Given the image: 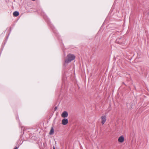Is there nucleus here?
<instances>
[{"instance_id": "nucleus-1", "label": "nucleus", "mask_w": 149, "mask_h": 149, "mask_svg": "<svg viewBox=\"0 0 149 149\" xmlns=\"http://www.w3.org/2000/svg\"><path fill=\"white\" fill-rule=\"evenodd\" d=\"M75 58V56L73 54H68L66 57V59L65 60V62L63 65L65 66L66 64H68L70 63L72 61L74 60Z\"/></svg>"}, {"instance_id": "nucleus-2", "label": "nucleus", "mask_w": 149, "mask_h": 149, "mask_svg": "<svg viewBox=\"0 0 149 149\" xmlns=\"http://www.w3.org/2000/svg\"><path fill=\"white\" fill-rule=\"evenodd\" d=\"M102 119V123L104 125L106 120V116H102L101 117Z\"/></svg>"}, {"instance_id": "nucleus-3", "label": "nucleus", "mask_w": 149, "mask_h": 149, "mask_svg": "<svg viewBox=\"0 0 149 149\" xmlns=\"http://www.w3.org/2000/svg\"><path fill=\"white\" fill-rule=\"evenodd\" d=\"M122 39L121 38H118L116 40V43L120 44H124L123 42L121 40Z\"/></svg>"}, {"instance_id": "nucleus-4", "label": "nucleus", "mask_w": 149, "mask_h": 149, "mask_svg": "<svg viewBox=\"0 0 149 149\" xmlns=\"http://www.w3.org/2000/svg\"><path fill=\"white\" fill-rule=\"evenodd\" d=\"M68 120L67 118H64L62 120V123L64 125H66L68 123Z\"/></svg>"}, {"instance_id": "nucleus-5", "label": "nucleus", "mask_w": 149, "mask_h": 149, "mask_svg": "<svg viewBox=\"0 0 149 149\" xmlns=\"http://www.w3.org/2000/svg\"><path fill=\"white\" fill-rule=\"evenodd\" d=\"M124 137L123 136H120L118 139V141L121 143H122L124 142Z\"/></svg>"}, {"instance_id": "nucleus-6", "label": "nucleus", "mask_w": 149, "mask_h": 149, "mask_svg": "<svg viewBox=\"0 0 149 149\" xmlns=\"http://www.w3.org/2000/svg\"><path fill=\"white\" fill-rule=\"evenodd\" d=\"M68 113L66 111H63L61 114V116L64 118H66L68 117Z\"/></svg>"}, {"instance_id": "nucleus-7", "label": "nucleus", "mask_w": 149, "mask_h": 149, "mask_svg": "<svg viewBox=\"0 0 149 149\" xmlns=\"http://www.w3.org/2000/svg\"><path fill=\"white\" fill-rule=\"evenodd\" d=\"M127 107L129 109H132V105L131 103H127L126 104Z\"/></svg>"}, {"instance_id": "nucleus-8", "label": "nucleus", "mask_w": 149, "mask_h": 149, "mask_svg": "<svg viewBox=\"0 0 149 149\" xmlns=\"http://www.w3.org/2000/svg\"><path fill=\"white\" fill-rule=\"evenodd\" d=\"M19 13L18 11H15L13 13V15L15 17H17L19 15Z\"/></svg>"}, {"instance_id": "nucleus-9", "label": "nucleus", "mask_w": 149, "mask_h": 149, "mask_svg": "<svg viewBox=\"0 0 149 149\" xmlns=\"http://www.w3.org/2000/svg\"><path fill=\"white\" fill-rule=\"evenodd\" d=\"M54 130L53 127H52L50 130V131L49 133V134L50 135H52L54 134Z\"/></svg>"}, {"instance_id": "nucleus-10", "label": "nucleus", "mask_w": 149, "mask_h": 149, "mask_svg": "<svg viewBox=\"0 0 149 149\" xmlns=\"http://www.w3.org/2000/svg\"><path fill=\"white\" fill-rule=\"evenodd\" d=\"M18 147H17V146H16L14 148V149H18Z\"/></svg>"}, {"instance_id": "nucleus-11", "label": "nucleus", "mask_w": 149, "mask_h": 149, "mask_svg": "<svg viewBox=\"0 0 149 149\" xmlns=\"http://www.w3.org/2000/svg\"><path fill=\"white\" fill-rule=\"evenodd\" d=\"M57 109V107H55V108H54V110H55V111H56V110Z\"/></svg>"}, {"instance_id": "nucleus-12", "label": "nucleus", "mask_w": 149, "mask_h": 149, "mask_svg": "<svg viewBox=\"0 0 149 149\" xmlns=\"http://www.w3.org/2000/svg\"><path fill=\"white\" fill-rule=\"evenodd\" d=\"M25 131V130H24V129H23V134L24 133V131Z\"/></svg>"}, {"instance_id": "nucleus-13", "label": "nucleus", "mask_w": 149, "mask_h": 149, "mask_svg": "<svg viewBox=\"0 0 149 149\" xmlns=\"http://www.w3.org/2000/svg\"><path fill=\"white\" fill-rule=\"evenodd\" d=\"M56 36H58V33H56Z\"/></svg>"}, {"instance_id": "nucleus-14", "label": "nucleus", "mask_w": 149, "mask_h": 149, "mask_svg": "<svg viewBox=\"0 0 149 149\" xmlns=\"http://www.w3.org/2000/svg\"><path fill=\"white\" fill-rule=\"evenodd\" d=\"M22 127V130H23V127Z\"/></svg>"}, {"instance_id": "nucleus-15", "label": "nucleus", "mask_w": 149, "mask_h": 149, "mask_svg": "<svg viewBox=\"0 0 149 149\" xmlns=\"http://www.w3.org/2000/svg\"><path fill=\"white\" fill-rule=\"evenodd\" d=\"M53 149H55L54 147Z\"/></svg>"}, {"instance_id": "nucleus-16", "label": "nucleus", "mask_w": 149, "mask_h": 149, "mask_svg": "<svg viewBox=\"0 0 149 149\" xmlns=\"http://www.w3.org/2000/svg\"><path fill=\"white\" fill-rule=\"evenodd\" d=\"M41 15H42V13H41Z\"/></svg>"}, {"instance_id": "nucleus-17", "label": "nucleus", "mask_w": 149, "mask_h": 149, "mask_svg": "<svg viewBox=\"0 0 149 149\" xmlns=\"http://www.w3.org/2000/svg\"><path fill=\"white\" fill-rule=\"evenodd\" d=\"M123 84H125L124 82H123Z\"/></svg>"}, {"instance_id": "nucleus-18", "label": "nucleus", "mask_w": 149, "mask_h": 149, "mask_svg": "<svg viewBox=\"0 0 149 149\" xmlns=\"http://www.w3.org/2000/svg\"><path fill=\"white\" fill-rule=\"evenodd\" d=\"M16 119L17 120V118H16Z\"/></svg>"}]
</instances>
